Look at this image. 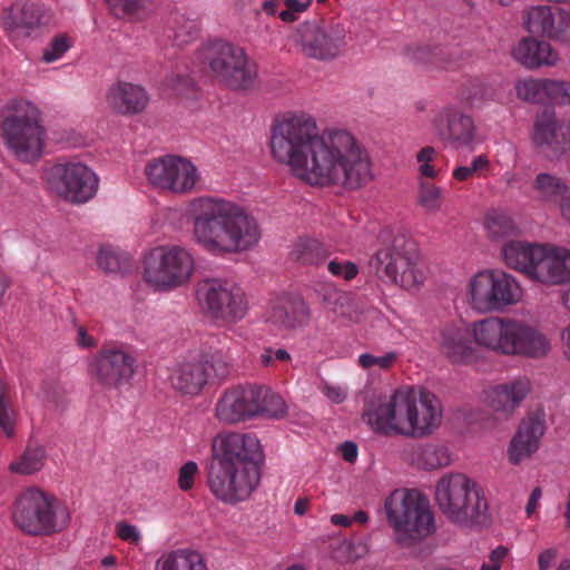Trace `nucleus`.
I'll return each instance as SVG.
<instances>
[{
    "label": "nucleus",
    "instance_id": "obj_1",
    "mask_svg": "<svg viewBox=\"0 0 570 570\" xmlns=\"http://www.w3.org/2000/svg\"><path fill=\"white\" fill-rule=\"evenodd\" d=\"M269 148L276 163L311 186L356 189L373 179L370 154L351 131L330 128L320 132L316 118L303 110L274 119Z\"/></svg>",
    "mask_w": 570,
    "mask_h": 570
},
{
    "label": "nucleus",
    "instance_id": "obj_2",
    "mask_svg": "<svg viewBox=\"0 0 570 570\" xmlns=\"http://www.w3.org/2000/svg\"><path fill=\"white\" fill-rule=\"evenodd\" d=\"M433 342L450 363L473 364L478 353L473 344L502 357L542 360L552 350L550 336L539 325L512 315H492L464 325L448 322L439 326Z\"/></svg>",
    "mask_w": 570,
    "mask_h": 570
},
{
    "label": "nucleus",
    "instance_id": "obj_3",
    "mask_svg": "<svg viewBox=\"0 0 570 570\" xmlns=\"http://www.w3.org/2000/svg\"><path fill=\"white\" fill-rule=\"evenodd\" d=\"M186 212L195 244L212 255L247 252L261 239L256 219L243 206L227 198L197 196L188 200Z\"/></svg>",
    "mask_w": 570,
    "mask_h": 570
},
{
    "label": "nucleus",
    "instance_id": "obj_4",
    "mask_svg": "<svg viewBox=\"0 0 570 570\" xmlns=\"http://www.w3.org/2000/svg\"><path fill=\"white\" fill-rule=\"evenodd\" d=\"M442 412L434 394L402 386L368 402L363 420L374 432L386 436L425 438L441 425Z\"/></svg>",
    "mask_w": 570,
    "mask_h": 570
},
{
    "label": "nucleus",
    "instance_id": "obj_5",
    "mask_svg": "<svg viewBox=\"0 0 570 570\" xmlns=\"http://www.w3.org/2000/svg\"><path fill=\"white\" fill-rule=\"evenodd\" d=\"M383 512L392 530V541L402 549L416 547L436 531L432 505L416 489L391 491L384 499Z\"/></svg>",
    "mask_w": 570,
    "mask_h": 570
},
{
    "label": "nucleus",
    "instance_id": "obj_6",
    "mask_svg": "<svg viewBox=\"0 0 570 570\" xmlns=\"http://www.w3.org/2000/svg\"><path fill=\"white\" fill-rule=\"evenodd\" d=\"M434 500L442 514L459 527H481L489 521L484 489L465 473L443 474L435 483Z\"/></svg>",
    "mask_w": 570,
    "mask_h": 570
},
{
    "label": "nucleus",
    "instance_id": "obj_7",
    "mask_svg": "<svg viewBox=\"0 0 570 570\" xmlns=\"http://www.w3.org/2000/svg\"><path fill=\"white\" fill-rule=\"evenodd\" d=\"M38 106L24 98L9 100L2 109L0 137L17 159L32 163L43 153L46 131Z\"/></svg>",
    "mask_w": 570,
    "mask_h": 570
},
{
    "label": "nucleus",
    "instance_id": "obj_8",
    "mask_svg": "<svg viewBox=\"0 0 570 570\" xmlns=\"http://www.w3.org/2000/svg\"><path fill=\"white\" fill-rule=\"evenodd\" d=\"M287 414L284 399L263 385H235L223 391L214 407L217 421L236 425L255 419L279 420Z\"/></svg>",
    "mask_w": 570,
    "mask_h": 570
},
{
    "label": "nucleus",
    "instance_id": "obj_9",
    "mask_svg": "<svg viewBox=\"0 0 570 570\" xmlns=\"http://www.w3.org/2000/svg\"><path fill=\"white\" fill-rule=\"evenodd\" d=\"M464 296L472 311L491 314L522 304L525 293L514 275L499 268H483L470 276Z\"/></svg>",
    "mask_w": 570,
    "mask_h": 570
},
{
    "label": "nucleus",
    "instance_id": "obj_10",
    "mask_svg": "<svg viewBox=\"0 0 570 570\" xmlns=\"http://www.w3.org/2000/svg\"><path fill=\"white\" fill-rule=\"evenodd\" d=\"M12 519L23 532L49 535L67 529L71 515L66 504L55 495L38 488H29L17 498Z\"/></svg>",
    "mask_w": 570,
    "mask_h": 570
},
{
    "label": "nucleus",
    "instance_id": "obj_11",
    "mask_svg": "<svg viewBox=\"0 0 570 570\" xmlns=\"http://www.w3.org/2000/svg\"><path fill=\"white\" fill-rule=\"evenodd\" d=\"M214 78L233 90H247L255 85L257 67L246 50L226 40L208 41L197 50Z\"/></svg>",
    "mask_w": 570,
    "mask_h": 570
},
{
    "label": "nucleus",
    "instance_id": "obj_12",
    "mask_svg": "<svg viewBox=\"0 0 570 570\" xmlns=\"http://www.w3.org/2000/svg\"><path fill=\"white\" fill-rule=\"evenodd\" d=\"M142 278L157 292H171L189 283L195 272V258L179 245H160L144 257Z\"/></svg>",
    "mask_w": 570,
    "mask_h": 570
},
{
    "label": "nucleus",
    "instance_id": "obj_13",
    "mask_svg": "<svg viewBox=\"0 0 570 570\" xmlns=\"http://www.w3.org/2000/svg\"><path fill=\"white\" fill-rule=\"evenodd\" d=\"M345 29L340 22L324 19H306L289 32L287 42L296 53L316 61H332L345 47Z\"/></svg>",
    "mask_w": 570,
    "mask_h": 570
},
{
    "label": "nucleus",
    "instance_id": "obj_14",
    "mask_svg": "<svg viewBox=\"0 0 570 570\" xmlns=\"http://www.w3.org/2000/svg\"><path fill=\"white\" fill-rule=\"evenodd\" d=\"M144 175L155 189L183 196L193 194L202 187V173L188 157L165 155L149 159Z\"/></svg>",
    "mask_w": 570,
    "mask_h": 570
},
{
    "label": "nucleus",
    "instance_id": "obj_15",
    "mask_svg": "<svg viewBox=\"0 0 570 570\" xmlns=\"http://www.w3.org/2000/svg\"><path fill=\"white\" fill-rule=\"evenodd\" d=\"M48 185L61 199L82 205L95 198L99 190V176L80 160L59 161L48 171Z\"/></svg>",
    "mask_w": 570,
    "mask_h": 570
},
{
    "label": "nucleus",
    "instance_id": "obj_16",
    "mask_svg": "<svg viewBox=\"0 0 570 570\" xmlns=\"http://www.w3.org/2000/svg\"><path fill=\"white\" fill-rule=\"evenodd\" d=\"M412 244L403 236L382 247L370 265L381 279L413 289L424 281L423 272L410 257Z\"/></svg>",
    "mask_w": 570,
    "mask_h": 570
},
{
    "label": "nucleus",
    "instance_id": "obj_17",
    "mask_svg": "<svg viewBox=\"0 0 570 570\" xmlns=\"http://www.w3.org/2000/svg\"><path fill=\"white\" fill-rule=\"evenodd\" d=\"M197 298L213 318L228 324L242 321L248 312L244 291L233 282L205 281L198 285Z\"/></svg>",
    "mask_w": 570,
    "mask_h": 570
},
{
    "label": "nucleus",
    "instance_id": "obj_18",
    "mask_svg": "<svg viewBox=\"0 0 570 570\" xmlns=\"http://www.w3.org/2000/svg\"><path fill=\"white\" fill-rule=\"evenodd\" d=\"M259 483L258 468L212 460L208 484L212 493L229 504L244 501Z\"/></svg>",
    "mask_w": 570,
    "mask_h": 570
},
{
    "label": "nucleus",
    "instance_id": "obj_19",
    "mask_svg": "<svg viewBox=\"0 0 570 570\" xmlns=\"http://www.w3.org/2000/svg\"><path fill=\"white\" fill-rule=\"evenodd\" d=\"M135 372L136 358L121 347L100 350L88 365L91 380L106 389H118L129 383Z\"/></svg>",
    "mask_w": 570,
    "mask_h": 570
},
{
    "label": "nucleus",
    "instance_id": "obj_20",
    "mask_svg": "<svg viewBox=\"0 0 570 570\" xmlns=\"http://www.w3.org/2000/svg\"><path fill=\"white\" fill-rule=\"evenodd\" d=\"M524 29L538 37H546L570 48V10L550 4H535L522 12Z\"/></svg>",
    "mask_w": 570,
    "mask_h": 570
},
{
    "label": "nucleus",
    "instance_id": "obj_21",
    "mask_svg": "<svg viewBox=\"0 0 570 570\" xmlns=\"http://www.w3.org/2000/svg\"><path fill=\"white\" fill-rule=\"evenodd\" d=\"M263 458L259 439L252 433L222 431L212 441V460L258 468Z\"/></svg>",
    "mask_w": 570,
    "mask_h": 570
},
{
    "label": "nucleus",
    "instance_id": "obj_22",
    "mask_svg": "<svg viewBox=\"0 0 570 570\" xmlns=\"http://www.w3.org/2000/svg\"><path fill=\"white\" fill-rule=\"evenodd\" d=\"M530 391V380L521 376L484 389L481 400L497 421H507L513 416Z\"/></svg>",
    "mask_w": 570,
    "mask_h": 570
},
{
    "label": "nucleus",
    "instance_id": "obj_23",
    "mask_svg": "<svg viewBox=\"0 0 570 570\" xmlns=\"http://www.w3.org/2000/svg\"><path fill=\"white\" fill-rule=\"evenodd\" d=\"M431 130L441 140L455 147H468L475 141L473 118L456 107L440 110L431 120Z\"/></svg>",
    "mask_w": 570,
    "mask_h": 570
},
{
    "label": "nucleus",
    "instance_id": "obj_24",
    "mask_svg": "<svg viewBox=\"0 0 570 570\" xmlns=\"http://www.w3.org/2000/svg\"><path fill=\"white\" fill-rule=\"evenodd\" d=\"M529 278L557 285L570 281V250L563 247L540 244Z\"/></svg>",
    "mask_w": 570,
    "mask_h": 570
},
{
    "label": "nucleus",
    "instance_id": "obj_25",
    "mask_svg": "<svg viewBox=\"0 0 570 570\" xmlns=\"http://www.w3.org/2000/svg\"><path fill=\"white\" fill-rule=\"evenodd\" d=\"M49 10L40 3L17 1L2 10L0 21L10 32L29 35L50 22Z\"/></svg>",
    "mask_w": 570,
    "mask_h": 570
},
{
    "label": "nucleus",
    "instance_id": "obj_26",
    "mask_svg": "<svg viewBox=\"0 0 570 570\" xmlns=\"http://www.w3.org/2000/svg\"><path fill=\"white\" fill-rule=\"evenodd\" d=\"M567 126L559 124L554 114L546 110L535 118L532 141L548 158H559L567 154Z\"/></svg>",
    "mask_w": 570,
    "mask_h": 570
},
{
    "label": "nucleus",
    "instance_id": "obj_27",
    "mask_svg": "<svg viewBox=\"0 0 570 570\" xmlns=\"http://www.w3.org/2000/svg\"><path fill=\"white\" fill-rule=\"evenodd\" d=\"M105 101L114 112L132 116L146 109L149 95L139 83L117 80L108 87Z\"/></svg>",
    "mask_w": 570,
    "mask_h": 570
},
{
    "label": "nucleus",
    "instance_id": "obj_28",
    "mask_svg": "<svg viewBox=\"0 0 570 570\" xmlns=\"http://www.w3.org/2000/svg\"><path fill=\"white\" fill-rule=\"evenodd\" d=\"M511 56L527 69L554 67L560 61L559 51L550 42L530 36L512 46Z\"/></svg>",
    "mask_w": 570,
    "mask_h": 570
},
{
    "label": "nucleus",
    "instance_id": "obj_29",
    "mask_svg": "<svg viewBox=\"0 0 570 570\" xmlns=\"http://www.w3.org/2000/svg\"><path fill=\"white\" fill-rule=\"evenodd\" d=\"M209 379V366L203 360H190L176 364L169 375L171 387L187 396L200 394Z\"/></svg>",
    "mask_w": 570,
    "mask_h": 570
},
{
    "label": "nucleus",
    "instance_id": "obj_30",
    "mask_svg": "<svg viewBox=\"0 0 570 570\" xmlns=\"http://www.w3.org/2000/svg\"><path fill=\"white\" fill-rule=\"evenodd\" d=\"M544 428L539 421L523 422L512 438L508 456L511 463L518 464L530 458L540 446Z\"/></svg>",
    "mask_w": 570,
    "mask_h": 570
},
{
    "label": "nucleus",
    "instance_id": "obj_31",
    "mask_svg": "<svg viewBox=\"0 0 570 570\" xmlns=\"http://www.w3.org/2000/svg\"><path fill=\"white\" fill-rule=\"evenodd\" d=\"M309 321L307 304L299 298L288 299L274 305L267 314V322L282 330H296Z\"/></svg>",
    "mask_w": 570,
    "mask_h": 570
},
{
    "label": "nucleus",
    "instance_id": "obj_32",
    "mask_svg": "<svg viewBox=\"0 0 570 570\" xmlns=\"http://www.w3.org/2000/svg\"><path fill=\"white\" fill-rule=\"evenodd\" d=\"M539 245L519 239L508 240L502 245L501 258L508 268L529 277Z\"/></svg>",
    "mask_w": 570,
    "mask_h": 570
},
{
    "label": "nucleus",
    "instance_id": "obj_33",
    "mask_svg": "<svg viewBox=\"0 0 570 570\" xmlns=\"http://www.w3.org/2000/svg\"><path fill=\"white\" fill-rule=\"evenodd\" d=\"M154 570H208V568L200 552L190 548H178L164 551L157 558Z\"/></svg>",
    "mask_w": 570,
    "mask_h": 570
},
{
    "label": "nucleus",
    "instance_id": "obj_34",
    "mask_svg": "<svg viewBox=\"0 0 570 570\" xmlns=\"http://www.w3.org/2000/svg\"><path fill=\"white\" fill-rule=\"evenodd\" d=\"M410 462L423 470H435L451 463V454L446 446L436 443H425L412 449Z\"/></svg>",
    "mask_w": 570,
    "mask_h": 570
},
{
    "label": "nucleus",
    "instance_id": "obj_35",
    "mask_svg": "<svg viewBox=\"0 0 570 570\" xmlns=\"http://www.w3.org/2000/svg\"><path fill=\"white\" fill-rule=\"evenodd\" d=\"M483 227L492 240H501L519 233L513 218L501 209H491L484 215Z\"/></svg>",
    "mask_w": 570,
    "mask_h": 570
},
{
    "label": "nucleus",
    "instance_id": "obj_36",
    "mask_svg": "<svg viewBox=\"0 0 570 570\" xmlns=\"http://www.w3.org/2000/svg\"><path fill=\"white\" fill-rule=\"evenodd\" d=\"M47 461L43 446H29L9 465V471L18 475H32L41 471Z\"/></svg>",
    "mask_w": 570,
    "mask_h": 570
},
{
    "label": "nucleus",
    "instance_id": "obj_37",
    "mask_svg": "<svg viewBox=\"0 0 570 570\" xmlns=\"http://www.w3.org/2000/svg\"><path fill=\"white\" fill-rule=\"evenodd\" d=\"M568 185L558 176L540 173L533 180V190L543 202H552L568 194Z\"/></svg>",
    "mask_w": 570,
    "mask_h": 570
},
{
    "label": "nucleus",
    "instance_id": "obj_38",
    "mask_svg": "<svg viewBox=\"0 0 570 570\" xmlns=\"http://www.w3.org/2000/svg\"><path fill=\"white\" fill-rule=\"evenodd\" d=\"M444 202V189L431 181L421 179L417 186L416 203L428 213H438Z\"/></svg>",
    "mask_w": 570,
    "mask_h": 570
},
{
    "label": "nucleus",
    "instance_id": "obj_39",
    "mask_svg": "<svg viewBox=\"0 0 570 570\" xmlns=\"http://www.w3.org/2000/svg\"><path fill=\"white\" fill-rule=\"evenodd\" d=\"M549 79L524 78L515 83V91L520 99L529 102L548 101Z\"/></svg>",
    "mask_w": 570,
    "mask_h": 570
},
{
    "label": "nucleus",
    "instance_id": "obj_40",
    "mask_svg": "<svg viewBox=\"0 0 570 570\" xmlns=\"http://www.w3.org/2000/svg\"><path fill=\"white\" fill-rule=\"evenodd\" d=\"M151 0H106L109 10L118 18L136 20L147 11Z\"/></svg>",
    "mask_w": 570,
    "mask_h": 570
},
{
    "label": "nucleus",
    "instance_id": "obj_41",
    "mask_svg": "<svg viewBox=\"0 0 570 570\" xmlns=\"http://www.w3.org/2000/svg\"><path fill=\"white\" fill-rule=\"evenodd\" d=\"M73 39L67 33H58L42 49L41 61L45 63H53L65 57L72 48Z\"/></svg>",
    "mask_w": 570,
    "mask_h": 570
},
{
    "label": "nucleus",
    "instance_id": "obj_42",
    "mask_svg": "<svg viewBox=\"0 0 570 570\" xmlns=\"http://www.w3.org/2000/svg\"><path fill=\"white\" fill-rule=\"evenodd\" d=\"M367 552L366 543L345 539L337 543L335 558L342 563H354L363 559Z\"/></svg>",
    "mask_w": 570,
    "mask_h": 570
},
{
    "label": "nucleus",
    "instance_id": "obj_43",
    "mask_svg": "<svg viewBox=\"0 0 570 570\" xmlns=\"http://www.w3.org/2000/svg\"><path fill=\"white\" fill-rule=\"evenodd\" d=\"M278 2L282 8L278 19L284 23H294L309 11L314 0H278Z\"/></svg>",
    "mask_w": 570,
    "mask_h": 570
},
{
    "label": "nucleus",
    "instance_id": "obj_44",
    "mask_svg": "<svg viewBox=\"0 0 570 570\" xmlns=\"http://www.w3.org/2000/svg\"><path fill=\"white\" fill-rule=\"evenodd\" d=\"M320 249L321 246L317 240L301 238L293 245L291 255L303 264H316Z\"/></svg>",
    "mask_w": 570,
    "mask_h": 570
},
{
    "label": "nucleus",
    "instance_id": "obj_45",
    "mask_svg": "<svg viewBox=\"0 0 570 570\" xmlns=\"http://www.w3.org/2000/svg\"><path fill=\"white\" fill-rule=\"evenodd\" d=\"M435 158L436 150L432 146H425L417 151L415 161L421 177L433 179L439 176V169L433 165Z\"/></svg>",
    "mask_w": 570,
    "mask_h": 570
},
{
    "label": "nucleus",
    "instance_id": "obj_46",
    "mask_svg": "<svg viewBox=\"0 0 570 570\" xmlns=\"http://www.w3.org/2000/svg\"><path fill=\"white\" fill-rule=\"evenodd\" d=\"M397 357L399 355L394 351H390L380 355L364 353L358 356L357 362L358 365L364 370H389L395 364Z\"/></svg>",
    "mask_w": 570,
    "mask_h": 570
},
{
    "label": "nucleus",
    "instance_id": "obj_47",
    "mask_svg": "<svg viewBox=\"0 0 570 570\" xmlns=\"http://www.w3.org/2000/svg\"><path fill=\"white\" fill-rule=\"evenodd\" d=\"M318 391L331 404H342L348 397V386L344 383L323 381Z\"/></svg>",
    "mask_w": 570,
    "mask_h": 570
},
{
    "label": "nucleus",
    "instance_id": "obj_48",
    "mask_svg": "<svg viewBox=\"0 0 570 570\" xmlns=\"http://www.w3.org/2000/svg\"><path fill=\"white\" fill-rule=\"evenodd\" d=\"M490 161L487 156L479 155L474 157L469 166L456 167L452 175L459 181H464L475 174H480L489 168Z\"/></svg>",
    "mask_w": 570,
    "mask_h": 570
},
{
    "label": "nucleus",
    "instance_id": "obj_49",
    "mask_svg": "<svg viewBox=\"0 0 570 570\" xmlns=\"http://www.w3.org/2000/svg\"><path fill=\"white\" fill-rule=\"evenodd\" d=\"M548 101L570 105V82L549 79Z\"/></svg>",
    "mask_w": 570,
    "mask_h": 570
},
{
    "label": "nucleus",
    "instance_id": "obj_50",
    "mask_svg": "<svg viewBox=\"0 0 570 570\" xmlns=\"http://www.w3.org/2000/svg\"><path fill=\"white\" fill-rule=\"evenodd\" d=\"M97 264L108 273H117L121 268L120 255L111 247H101L97 255Z\"/></svg>",
    "mask_w": 570,
    "mask_h": 570
},
{
    "label": "nucleus",
    "instance_id": "obj_51",
    "mask_svg": "<svg viewBox=\"0 0 570 570\" xmlns=\"http://www.w3.org/2000/svg\"><path fill=\"white\" fill-rule=\"evenodd\" d=\"M115 533L121 541L136 546L142 540V534L139 528L127 521H118L115 525Z\"/></svg>",
    "mask_w": 570,
    "mask_h": 570
},
{
    "label": "nucleus",
    "instance_id": "obj_52",
    "mask_svg": "<svg viewBox=\"0 0 570 570\" xmlns=\"http://www.w3.org/2000/svg\"><path fill=\"white\" fill-rule=\"evenodd\" d=\"M17 414L8 402L0 403V429L7 438L16 433Z\"/></svg>",
    "mask_w": 570,
    "mask_h": 570
},
{
    "label": "nucleus",
    "instance_id": "obj_53",
    "mask_svg": "<svg viewBox=\"0 0 570 570\" xmlns=\"http://www.w3.org/2000/svg\"><path fill=\"white\" fill-rule=\"evenodd\" d=\"M327 269L332 275L345 281L353 279L358 273V268L354 263L338 259L331 261L327 264Z\"/></svg>",
    "mask_w": 570,
    "mask_h": 570
},
{
    "label": "nucleus",
    "instance_id": "obj_54",
    "mask_svg": "<svg viewBox=\"0 0 570 570\" xmlns=\"http://www.w3.org/2000/svg\"><path fill=\"white\" fill-rule=\"evenodd\" d=\"M198 465L194 461L183 464L178 471V487L183 491H188L194 487L195 479L198 475Z\"/></svg>",
    "mask_w": 570,
    "mask_h": 570
},
{
    "label": "nucleus",
    "instance_id": "obj_55",
    "mask_svg": "<svg viewBox=\"0 0 570 570\" xmlns=\"http://www.w3.org/2000/svg\"><path fill=\"white\" fill-rule=\"evenodd\" d=\"M509 548L504 546H498L491 550L487 561L481 564L480 570H501L502 563L509 556Z\"/></svg>",
    "mask_w": 570,
    "mask_h": 570
},
{
    "label": "nucleus",
    "instance_id": "obj_56",
    "mask_svg": "<svg viewBox=\"0 0 570 570\" xmlns=\"http://www.w3.org/2000/svg\"><path fill=\"white\" fill-rule=\"evenodd\" d=\"M188 82V78L171 73L165 78L164 87L170 90L173 94H181Z\"/></svg>",
    "mask_w": 570,
    "mask_h": 570
},
{
    "label": "nucleus",
    "instance_id": "obj_57",
    "mask_svg": "<svg viewBox=\"0 0 570 570\" xmlns=\"http://www.w3.org/2000/svg\"><path fill=\"white\" fill-rule=\"evenodd\" d=\"M312 505V500L308 497H298L293 505V512L296 517L302 518L307 514Z\"/></svg>",
    "mask_w": 570,
    "mask_h": 570
},
{
    "label": "nucleus",
    "instance_id": "obj_58",
    "mask_svg": "<svg viewBox=\"0 0 570 570\" xmlns=\"http://www.w3.org/2000/svg\"><path fill=\"white\" fill-rule=\"evenodd\" d=\"M340 452L342 458L350 463H353L357 459L358 450L355 443L345 442L341 445Z\"/></svg>",
    "mask_w": 570,
    "mask_h": 570
},
{
    "label": "nucleus",
    "instance_id": "obj_59",
    "mask_svg": "<svg viewBox=\"0 0 570 570\" xmlns=\"http://www.w3.org/2000/svg\"><path fill=\"white\" fill-rule=\"evenodd\" d=\"M77 345L82 348H90L96 346V340L87 333V331L80 326L77 330Z\"/></svg>",
    "mask_w": 570,
    "mask_h": 570
},
{
    "label": "nucleus",
    "instance_id": "obj_60",
    "mask_svg": "<svg viewBox=\"0 0 570 570\" xmlns=\"http://www.w3.org/2000/svg\"><path fill=\"white\" fill-rule=\"evenodd\" d=\"M541 497H542V492H541V490L539 488H535L531 492L529 501H528V503L525 505V512H527V514L529 517L532 515L535 512V510H537V508L539 505V501H540Z\"/></svg>",
    "mask_w": 570,
    "mask_h": 570
},
{
    "label": "nucleus",
    "instance_id": "obj_61",
    "mask_svg": "<svg viewBox=\"0 0 570 570\" xmlns=\"http://www.w3.org/2000/svg\"><path fill=\"white\" fill-rule=\"evenodd\" d=\"M560 340L563 355L570 362V323L562 328Z\"/></svg>",
    "mask_w": 570,
    "mask_h": 570
},
{
    "label": "nucleus",
    "instance_id": "obj_62",
    "mask_svg": "<svg viewBox=\"0 0 570 570\" xmlns=\"http://www.w3.org/2000/svg\"><path fill=\"white\" fill-rule=\"evenodd\" d=\"M330 521L335 527L348 528L353 523V519L351 517L343 513H334L330 517Z\"/></svg>",
    "mask_w": 570,
    "mask_h": 570
},
{
    "label": "nucleus",
    "instance_id": "obj_63",
    "mask_svg": "<svg viewBox=\"0 0 570 570\" xmlns=\"http://www.w3.org/2000/svg\"><path fill=\"white\" fill-rule=\"evenodd\" d=\"M559 213L563 220L570 223V195L562 197L559 202Z\"/></svg>",
    "mask_w": 570,
    "mask_h": 570
},
{
    "label": "nucleus",
    "instance_id": "obj_64",
    "mask_svg": "<svg viewBox=\"0 0 570 570\" xmlns=\"http://www.w3.org/2000/svg\"><path fill=\"white\" fill-rule=\"evenodd\" d=\"M554 559V551L547 550L543 551L538 559L539 569L540 570H548Z\"/></svg>",
    "mask_w": 570,
    "mask_h": 570
}]
</instances>
